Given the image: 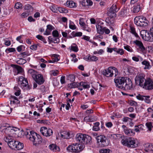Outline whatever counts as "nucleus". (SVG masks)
<instances>
[{"label": "nucleus", "instance_id": "nucleus-1", "mask_svg": "<svg viewBox=\"0 0 153 153\" xmlns=\"http://www.w3.org/2000/svg\"><path fill=\"white\" fill-rule=\"evenodd\" d=\"M114 82L116 87L119 89L126 91L133 88L132 83L130 79L126 77H120L115 78Z\"/></svg>", "mask_w": 153, "mask_h": 153}, {"label": "nucleus", "instance_id": "nucleus-2", "mask_svg": "<svg viewBox=\"0 0 153 153\" xmlns=\"http://www.w3.org/2000/svg\"><path fill=\"white\" fill-rule=\"evenodd\" d=\"M35 136L32 139L33 145L36 146L39 149H43L46 148L47 146L46 145L47 140H42V137L37 133H34Z\"/></svg>", "mask_w": 153, "mask_h": 153}, {"label": "nucleus", "instance_id": "nucleus-3", "mask_svg": "<svg viewBox=\"0 0 153 153\" xmlns=\"http://www.w3.org/2000/svg\"><path fill=\"white\" fill-rule=\"evenodd\" d=\"M121 142L123 145L128 148H135L137 147L138 144L136 143V139L131 137L123 136L121 137Z\"/></svg>", "mask_w": 153, "mask_h": 153}, {"label": "nucleus", "instance_id": "nucleus-4", "mask_svg": "<svg viewBox=\"0 0 153 153\" xmlns=\"http://www.w3.org/2000/svg\"><path fill=\"white\" fill-rule=\"evenodd\" d=\"M28 73L31 74L33 79L38 85H41L44 83L45 80L44 79L43 76L40 74H36V71L33 69H30L29 70Z\"/></svg>", "mask_w": 153, "mask_h": 153}, {"label": "nucleus", "instance_id": "nucleus-5", "mask_svg": "<svg viewBox=\"0 0 153 153\" xmlns=\"http://www.w3.org/2000/svg\"><path fill=\"white\" fill-rule=\"evenodd\" d=\"M78 143H74L68 146L67 150L69 152L73 153H79L82 151L85 147L84 145H81Z\"/></svg>", "mask_w": 153, "mask_h": 153}, {"label": "nucleus", "instance_id": "nucleus-6", "mask_svg": "<svg viewBox=\"0 0 153 153\" xmlns=\"http://www.w3.org/2000/svg\"><path fill=\"white\" fill-rule=\"evenodd\" d=\"M134 23L137 26L144 27L148 25V20L146 18L143 16H136L134 19Z\"/></svg>", "mask_w": 153, "mask_h": 153}, {"label": "nucleus", "instance_id": "nucleus-7", "mask_svg": "<svg viewBox=\"0 0 153 153\" xmlns=\"http://www.w3.org/2000/svg\"><path fill=\"white\" fill-rule=\"evenodd\" d=\"M102 73L103 75L107 77H111L114 74L115 76H117L118 74V72L116 68L110 67L108 68L103 70Z\"/></svg>", "mask_w": 153, "mask_h": 153}, {"label": "nucleus", "instance_id": "nucleus-8", "mask_svg": "<svg viewBox=\"0 0 153 153\" xmlns=\"http://www.w3.org/2000/svg\"><path fill=\"white\" fill-rule=\"evenodd\" d=\"M97 143L101 147L107 146L109 144V141L104 135H99L96 137Z\"/></svg>", "mask_w": 153, "mask_h": 153}, {"label": "nucleus", "instance_id": "nucleus-9", "mask_svg": "<svg viewBox=\"0 0 153 153\" xmlns=\"http://www.w3.org/2000/svg\"><path fill=\"white\" fill-rule=\"evenodd\" d=\"M145 76V75L143 73L137 74L135 78L136 85L142 87L146 80Z\"/></svg>", "mask_w": 153, "mask_h": 153}, {"label": "nucleus", "instance_id": "nucleus-10", "mask_svg": "<svg viewBox=\"0 0 153 153\" xmlns=\"http://www.w3.org/2000/svg\"><path fill=\"white\" fill-rule=\"evenodd\" d=\"M142 87L146 90H150L153 89V81L150 78H147Z\"/></svg>", "mask_w": 153, "mask_h": 153}, {"label": "nucleus", "instance_id": "nucleus-11", "mask_svg": "<svg viewBox=\"0 0 153 153\" xmlns=\"http://www.w3.org/2000/svg\"><path fill=\"white\" fill-rule=\"evenodd\" d=\"M40 131L42 135L46 137L51 136L53 133L51 129L50 128H48L45 127H42L40 128Z\"/></svg>", "mask_w": 153, "mask_h": 153}, {"label": "nucleus", "instance_id": "nucleus-12", "mask_svg": "<svg viewBox=\"0 0 153 153\" xmlns=\"http://www.w3.org/2000/svg\"><path fill=\"white\" fill-rule=\"evenodd\" d=\"M18 82L19 84H20V86L22 88L26 87L27 85H28L27 80L22 76L19 77Z\"/></svg>", "mask_w": 153, "mask_h": 153}, {"label": "nucleus", "instance_id": "nucleus-13", "mask_svg": "<svg viewBox=\"0 0 153 153\" xmlns=\"http://www.w3.org/2000/svg\"><path fill=\"white\" fill-rule=\"evenodd\" d=\"M143 147L146 152L153 153V144L148 143L144 144Z\"/></svg>", "mask_w": 153, "mask_h": 153}, {"label": "nucleus", "instance_id": "nucleus-14", "mask_svg": "<svg viewBox=\"0 0 153 153\" xmlns=\"http://www.w3.org/2000/svg\"><path fill=\"white\" fill-rule=\"evenodd\" d=\"M133 42L134 44H135L139 47V48L140 49V51L143 52L145 51V47L143 46L141 41L136 40L133 41Z\"/></svg>", "mask_w": 153, "mask_h": 153}, {"label": "nucleus", "instance_id": "nucleus-15", "mask_svg": "<svg viewBox=\"0 0 153 153\" xmlns=\"http://www.w3.org/2000/svg\"><path fill=\"white\" fill-rule=\"evenodd\" d=\"M85 134H84L82 133H78L77 134L75 137V139L77 143L78 142V143L79 144L80 143H82L83 139H84V137Z\"/></svg>", "mask_w": 153, "mask_h": 153}, {"label": "nucleus", "instance_id": "nucleus-16", "mask_svg": "<svg viewBox=\"0 0 153 153\" xmlns=\"http://www.w3.org/2000/svg\"><path fill=\"white\" fill-rule=\"evenodd\" d=\"M83 140L82 144H90L92 143L91 137L85 134Z\"/></svg>", "mask_w": 153, "mask_h": 153}, {"label": "nucleus", "instance_id": "nucleus-17", "mask_svg": "<svg viewBox=\"0 0 153 153\" xmlns=\"http://www.w3.org/2000/svg\"><path fill=\"white\" fill-rule=\"evenodd\" d=\"M145 37L146 40L149 42H153V33H151L150 29L149 32H146Z\"/></svg>", "mask_w": 153, "mask_h": 153}, {"label": "nucleus", "instance_id": "nucleus-18", "mask_svg": "<svg viewBox=\"0 0 153 153\" xmlns=\"http://www.w3.org/2000/svg\"><path fill=\"white\" fill-rule=\"evenodd\" d=\"M11 66L14 68V70L16 72L17 71L16 74L21 73L22 72L23 69L22 67L17 65L12 64Z\"/></svg>", "mask_w": 153, "mask_h": 153}, {"label": "nucleus", "instance_id": "nucleus-19", "mask_svg": "<svg viewBox=\"0 0 153 153\" xmlns=\"http://www.w3.org/2000/svg\"><path fill=\"white\" fill-rule=\"evenodd\" d=\"M10 103L12 104H19L20 103V101L18 100L17 97L15 96H10Z\"/></svg>", "mask_w": 153, "mask_h": 153}, {"label": "nucleus", "instance_id": "nucleus-20", "mask_svg": "<svg viewBox=\"0 0 153 153\" xmlns=\"http://www.w3.org/2000/svg\"><path fill=\"white\" fill-rule=\"evenodd\" d=\"M48 42L49 44H51V42H53L54 43H57L59 42V38L55 37L53 36H49L48 37Z\"/></svg>", "mask_w": 153, "mask_h": 153}, {"label": "nucleus", "instance_id": "nucleus-21", "mask_svg": "<svg viewBox=\"0 0 153 153\" xmlns=\"http://www.w3.org/2000/svg\"><path fill=\"white\" fill-rule=\"evenodd\" d=\"M116 11V10H109L107 13V15L111 18L116 17L117 16L116 12H117V11Z\"/></svg>", "mask_w": 153, "mask_h": 153}, {"label": "nucleus", "instance_id": "nucleus-22", "mask_svg": "<svg viewBox=\"0 0 153 153\" xmlns=\"http://www.w3.org/2000/svg\"><path fill=\"white\" fill-rule=\"evenodd\" d=\"M124 132L125 134L128 136H133L135 134V132L133 129H131L128 128L126 129H125Z\"/></svg>", "mask_w": 153, "mask_h": 153}, {"label": "nucleus", "instance_id": "nucleus-23", "mask_svg": "<svg viewBox=\"0 0 153 153\" xmlns=\"http://www.w3.org/2000/svg\"><path fill=\"white\" fill-rule=\"evenodd\" d=\"M97 32L100 34L102 35L104 33V27H103L102 26L97 25L96 26Z\"/></svg>", "mask_w": 153, "mask_h": 153}, {"label": "nucleus", "instance_id": "nucleus-24", "mask_svg": "<svg viewBox=\"0 0 153 153\" xmlns=\"http://www.w3.org/2000/svg\"><path fill=\"white\" fill-rule=\"evenodd\" d=\"M142 64L143 65H145V66L144 68L145 69H149L152 67L149 62L146 60H144L142 62Z\"/></svg>", "mask_w": 153, "mask_h": 153}, {"label": "nucleus", "instance_id": "nucleus-25", "mask_svg": "<svg viewBox=\"0 0 153 153\" xmlns=\"http://www.w3.org/2000/svg\"><path fill=\"white\" fill-rule=\"evenodd\" d=\"M66 4L70 8H75L77 6V4L72 1H68Z\"/></svg>", "mask_w": 153, "mask_h": 153}, {"label": "nucleus", "instance_id": "nucleus-26", "mask_svg": "<svg viewBox=\"0 0 153 153\" xmlns=\"http://www.w3.org/2000/svg\"><path fill=\"white\" fill-rule=\"evenodd\" d=\"M49 147L51 150H53V151L56 152L60 151L59 147L54 144L50 145L49 146Z\"/></svg>", "mask_w": 153, "mask_h": 153}, {"label": "nucleus", "instance_id": "nucleus-27", "mask_svg": "<svg viewBox=\"0 0 153 153\" xmlns=\"http://www.w3.org/2000/svg\"><path fill=\"white\" fill-rule=\"evenodd\" d=\"M16 145L15 146V148L17 150H19L22 149L23 148L24 145L23 143H22L19 141H17L16 142Z\"/></svg>", "mask_w": 153, "mask_h": 153}, {"label": "nucleus", "instance_id": "nucleus-28", "mask_svg": "<svg viewBox=\"0 0 153 153\" xmlns=\"http://www.w3.org/2000/svg\"><path fill=\"white\" fill-rule=\"evenodd\" d=\"M100 123L99 122H96L94 123V126L92 128V130L95 131H97L100 130V128L99 126Z\"/></svg>", "mask_w": 153, "mask_h": 153}, {"label": "nucleus", "instance_id": "nucleus-29", "mask_svg": "<svg viewBox=\"0 0 153 153\" xmlns=\"http://www.w3.org/2000/svg\"><path fill=\"white\" fill-rule=\"evenodd\" d=\"M15 95L17 96H19L21 94V90L17 86H15L14 88Z\"/></svg>", "mask_w": 153, "mask_h": 153}, {"label": "nucleus", "instance_id": "nucleus-30", "mask_svg": "<svg viewBox=\"0 0 153 153\" xmlns=\"http://www.w3.org/2000/svg\"><path fill=\"white\" fill-rule=\"evenodd\" d=\"M50 10H62L63 9L61 7H59L57 5L55 4H52L49 7ZM63 10H66V9L63 8Z\"/></svg>", "mask_w": 153, "mask_h": 153}, {"label": "nucleus", "instance_id": "nucleus-31", "mask_svg": "<svg viewBox=\"0 0 153 153\" xmlns=\"http://www.w3.org/2000/svg\"><path fill=\"white\" fill-rule=\"evenodd\" d=\"M130 31L131 33L133 34L137 38H139V36L136 32L135 28L134 27L131 25L130 26Z\"/></svg>", "mask_w": 153, "mask_h": 153}, {"label": "nucleus", "instance_id": "nucleus-32", "mask_svg": "<svg viewBox=\"0 0 153 153\" xmlns=\"http://www.w3.org/2000/svg\"><path fill=\"white\" fill-rule=\"evenodd\" d=\"M17 141H16L13 139V140H12V141H10L8 142V145L10 148L13 149H15V146L16 145V142Z\"/></svg>", "mask_w": 153, "mask_h": 153}, {"label": "nucleus", "instance_id": "nucleus-33", "mask_svg": "<svg viewBox=\"0 0 153 153\" xmlns=\"http://www.w3.org/2000/svg\"><path fill=\"white\" fill-rule=\"evenodd\" d=\"M14 137L12 136L8 135H6L5 137L4 138V140L5 142L8 143V142L13 140Z\"/></svg>", "mask_w": 153, "mask_h": 153}, {"label": "nucleus", "instance_id": "nucleus-34", "mask_svg": "<svg viewBox=\"0 0 153 153\" xmlns=\"http://www.w3.org/2000/svg\"><path fill=\"white\" fill-rule=\"evenodd\" d=\"M66 133H64V135L61 134V137L64 139H68L71 138L72 137V135L71 136L70 132H66Z\"/></svg>", "mask_w": 153, "mask_h": 153}, {"label": "nucleus", "instance_id": "nucleus-35", "mask_svg": "<svg viewBox=\"0 0 153 153\" xmlns=\"http://www.w3.org/2000/svg\"><path fill=\"white\" fill-rule=\"evenodd\" d=\"M35 5L34 4H32V5L27 4H26L24 7V10H33L35 7Z\"/></svg>", "mask_w": 153, "mask_h": 153}, {"label": "nucleus", "instance_id": "nucleus-36", "mask_svg": "<svg viewBox=\"0 0 153 153\" xmlns=\"http://www.w3.org/2000/svg\"><path fill=\"white\" fill-rule=\"evenodd\" d=\"M71 50L75 52H77L79 50L77 46L75 43L72 45L71 46Z\"/></svg>", "mask_w": 153, "mask_h": 153}, {"label": "nucleus", "instance_id": "nucleus-37", "mask_svg": "<svg viewBox=\"0 0 153 153\" xmlns=\"http://www.w3.org/2000/svg\"><path fill=\"white\" fill-rule=\"evenodd\" d=\"M26 62V60L22 58H19V60H17L16 62L19 65H23Z\"/></svg>", "mask_w": 153, "mask_h": 153}, {"label": "nucleus", "instance_id": "nucleus-38", "mask_svg": "<svg viewBox=\"0 0 153 153\" xmlns=\"http://www.w3.org/2000/svg\"><path fill=\"white\" fill-rule=\"evenodd\" d=\"M71 35L73 37L76 36L80 37L82 35V33L81 32H75L74 31H73L71 33Z\"/></svg>", "mask_w": 153, "mask_h": 153}, {"label": "nucleus", "instance_id": "nucleus-39", "mask_svg": "<svg viewBox=\"0 0 153 153\" xmlns=\"http://www.w3.org/2000/svg\"><path fill=\"white\" fill-rule=\"evenodd\" d=\"M68 80H69L71 82H73L75 81V76L74 74H70L67 76Z\"/></svg>", "mask_w": 153, "mask_h": 153}, {"label": "nucleus", "instance_id": "nucleus-40", "mask_svg": "<svg viewBox=\"0 0 153 153\" xmlns=\"http://www.w3.org/2000/svg\"><path fill=\"white\" fill-rule=\"evenodd\" d=\"M36 37L38 39L42 41L44 43H47V41H46V39H45V38L42 36L38 35L36 36Z\"/></svg>", "mask_w": 153, "mask_h": 153}, {"label": "nucleus", "instance_id": "nucleus-41", "mask_svg": "<svg viewBox=\"0 0 153 153\" xmlns=\"http://www.w3.org/2000/svg\"><path fill=\"white\" fill-rule=\"evenodd\" d=\"M11 130L12 129L11 127L6 128L4 130V132L6 134L8 135L11 136Z\"/></svg>", "mask_w": 153, "mask_h": 153}, {"label": "nucleus", "instance_id": "nucleus-42", "mask_svg": "<svg viewBox=\"0 0 153 153\" xmlns=\"http://www.w3.org/2000/svg\"><path fill=\"white\" fill-rule=\"evenodd\" d=\"M20 57L22 58H25L26 57L29 56L30 54L27 52H22L20 54Z\"/></svg>", "mask_w": 153, "mask_h": 153}, {"label": "nucleus", "instance_id": "nucleus-43", "mask_svg": "<svg viewBox=\"0 0 153 153\" xmlns=\"http://www.w3.org/2000/svg\"><path fill=\"white\" fill-rule=\"evenodd\" d=\"M34 133H36L34 132L31 131V132H30V134L29 135H28L27 136V138H28L30 140L32 141V139H33V136H35V135L34 134Z\"/></svg>", "mask_w": 153, "mask_h": 153}, {"label": "nucleus", "instance_id": "nucleus-44", "mask_svg": "<svg viewBox=\"0 0 153 153\" xmlns=\"http://www.w3.org/2000/svg\"><path fill=\"white\" fill-rule=\"evenodd\" d=\"M116 49V51H114L116 52L117 53L120 54L121 55H123L124 53V50L123 49L119 48L117 49L115 48Z\"/></svg>", "mask_w": 153, "mask_h": 153}, {"label": "nucleus", "instance_id": "nucleus-45", "mask_svg": "<svg viewBox=\"0 0 153 153\" xmlns=\"http://www.w3.org/2000/svg\"><path fill=\"white\" fill-rule=\"evenodd\" d=\"M22 7V4L20 2H17L16 3L14 8L16 9H21Z\"/></svg>", "mask_w": 153, "mask_h": 153}, {"label": "nucleus", "instance_id": "nucleus-46", "mask_svg": "<svg viewBox=\"0 0 153 153\" xmlns=\"http://www.w3.org/2000/svg\"><path fill=\"white\" fill-rule=\"evenodd\" d=\"M124 48L125 49L129 52H132L133 51L132 48L130 46L128 45H126L124 46Z\"/></svg>", "mask_w": 153, "mask_h": 153}, {"label": "nucleus", "instance_id": "nucleus-47", "mask_svg": "<svg viewBox=\"0 0 153 153\" xmlns=\"http://www.w3.org/2000/svg\"><path fill=\"white\" fill-rule=\"evenodd\" d=\"M16 51V49L14 48H7L5 50V52L7 53L10 52H13Z\"/></svg>", "mask_w": 153, "mask_h": 153}, {"label": "nucleus", "instance_id": "nucleus-48", "mask_svg": "<svg viewBox=\"0 0 153 153\" xmlns=\"http://www.w3.org/2000/svg\"><path fill=\"white\" fill-rule=\"evenodd\" d=\"M90 62H96L98 59L97 57L94 55H90Z\"/></svg>", "mask_w": 153, "mask_h": 153}, {"label": "nucleus", "instance_id": "nucleus-49", "mask_svg": "<svg viewBox=\"0 0 153 153\" xmlns=\"http://www.w3.org/2000/svg\"><path fill=\"white\" fill-rule=\"evenodd\" d=\"M91 115H88L85 116L84 118V121L85 122H91Z\"/></svg>", "mask_w": 153, "mask_h": 153}, {"label": "nucleus", "instance_id": "nucleus-50", "mask_svg": "<svg viewBox=\"0 0 153 153\" xmlns=\"http://www.w3.org/2000/svg\"><path fill=\"white\" fill-rule=\"evenodd\" d=\"M146 125L148 128L149 130L150 131H151L152 128V123L151 122H147L146 123Z\"/></svg>", "mask_w": 153, "mask_h": 153}, {"label": "nucleus", "instance_id": "nucleus-51", "mask_svg": "<svg viewBox=\"0 0 153 153\" xmlns=\"http://www.w3.org/2000/svg\"><path fill=\"white\" fill-rule=\"evenodd\" d=\"M76 82H73L68 85V87L70 88H76Z\"/></svg>", "mask_w": 153, "mask_h": 153}, {"label": "nucleus", "instance_id": "nucleus-52", "mask_svg": "<svg viewBox=\"0 0 153 153\" xmlns=\"http://www.w3.org/2000/svg\"><path fill=\"white\" fill-rule=\"evenodd\" d=\"M82 85L84 89L88 88H89L90 86L89 85L87 84L85 82H82Z\"/></svg>", "mask_w": 153, "mask_h": 153}, {"label": "nucleus", "instance_id": "nucleus-53", "mask_svg": "<svg viewBox=\"0 0 153 153\" xmlns=\"http://www.w3.org/2000/svg\"><path fill=\"white\" fill-rule=\"evenodd\" d=\"M144 100H145L146 102L147 103H151V101L149 99L150 96H144Z\"/></svg>", "mask_w": 153, "mask_h": 153}, {"label": "nucleus", "instance_id": "nucleus-54", "mask_svg": "<svg viewBox=\"0 0 153 153\" xmlns=\"http://www.w3.org/2000/svg\"><path fill=\"white\" fill-rule=\"evenodd\" d=\"M86 1L85 0H81L79 1V4L80 5H82V7H86L87 6L86 4Z\"/></svg>", "mask_w": 153, "mask_h": 153}, {"label": "nucleus", "instance_id": "nucleus-55", "mask_svg": "<svg viewBox=\"0 0 153 153\" xmlns=\"http://www.w3.org/2000/svg\"><path fill=\"white\" fill-rule=\"evenodd\" d=\"M59 71L58 70H52L50 71L51 74L53 76H56L58 74Z\"/></svg>", "mask_w": 153, "mask_h": 153}, {"label": "nucleus", "instance_id": "nucleus-56", "mask_svg": "<svg viewBox=\"0 0 153 153\" xmlns=\"http://www.w3.org/2000/svg\"><path fill=\"white\" fill-rule=\"evenodd\" d=\"M25 48V47L24 46L21 45L18 47L16 49L18 52H20L22 51H23V50Z\"/></svg>", "mask_w": 153, "mask_h": 153}, {"label": "nucleus", "instance_id": "nucleus-57", "mask_svg": "<svg viewBox=\"0 0 153 153\" xmlns=\"http://www.w3.org/2000/svg\"><path fill=\"white\" fill-rule=\"evenodd\" d=\"M52 34L53 36L58 38L59 34L58 31L57 30H53L52 32Z\"/></svg>", "mask_w": 153, "mask_h": 153}, {"label": "nucleus", "instance_id": "nucleus-58", "mask_svg": "<svg viewBox=\"0 0 153 153\" xmlns=\"http://www.w3.org/2000/svg\"><path fill=\"white\" fill-rule=\"evenodd\" d=\"M110 150L109 149H101L100 151V153H110Z\"/></svg>", "mask_w": 153, "mask_h": 153}, {"label": "nucleus", "instance_id": "nucleus-59", "mask_svg": "<svg viewBox=\"0 0 153 153\" xmlns=\"http://www.w3.org/2000/svg\"><path fill=\"white\" fill-rule=\"evenodd\" d=\"M38 45H39L38 44L36 45L35 44H34L33 45L30 46V48L31 50H36L37 49Z\"/></svg>", "mask_w": 153, "mask_h": 153}, {"label": "nucleus", "instance_id": "nucleus-60", "mask_svg": "<svg viewBox=\"0 0 153 153\" xmlns=\"http://www.w3.org/2000/svg\"><path fill=\"white\" fill-rule=\"evenodd\" d=\"M86 1L87 3V6H91L93 5V3L91 0H86Z\"/></svg>", "mask_w": 153, "mask_h": 153}, {"label": "nucleus", "instance_id": "nucleus-61", "mask_svg": "<svg viewBox=\"0 0 153 153\" xmlns=\"http://www.w3.org/2000/svg\"><path fill=\"white\" fill-rule=\"evenodd\" d=\"M105 125L108 128H111L112 126L113 125L112 123L111 122H107L105 123Z\"/></svg>", "mask_w": 153, "mask_h": 153}, {"label": "nucleus", "instance_id": "nucleus-62", "mask_svg": "<svg viewBox=\"0 0 153 153\" xmlns=\"http://www.w3.org/2000/svg\"><path fill=\"white\" fill-rule=\"evenodd\" d=\"M144 96H141L139 94L136 96V98L137 99L139 100L143 101L144 100V98H143Z\"/></svg>", "mask_w": 153, "mask_h": 153}, {"label": "nucleus", "instance_id": "nucleus-63", "mask_svg": "<svg viewBox=\"0 0 153 153\" xmlns=\"http://www.w3.org/2000/svg\"><path fill=\"white\" fill-rule=\"evenodd\" d=\"M129 104L133 106H135L137 105V102L132 100H130V101L129 102Z\"/></svg>", "mask_w": 153, "mask_h": 153}, {"label": "nucleus", "instance_id": "nucleus-64", "mask_svg": "<svg viewBox=\"0 0 153 153\" xmlns=\"http://www.w3.org/2000/svg\"><path fill=\"white\" fill-rule=\"evenodd\" d=\"M47 29L50 30V31H51L52 30L54 29V27L51 25H47Z\"/></svg>", "mask_w": 153, "mask_h": 153}]
</instances>
